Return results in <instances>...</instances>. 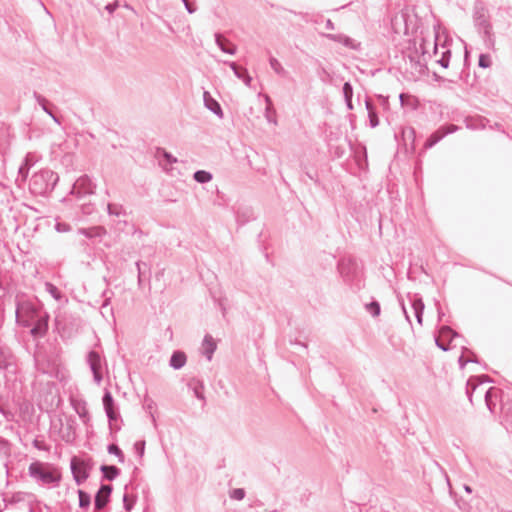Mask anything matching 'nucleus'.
Here are the masks:
<instances>
[{
    "mask_svg": "<svg viewBox=\"0 0 512 512\" xmlns=\"http://www.w3.org/2000/svg\"><path fill=\"white\" fill-rule=\"evenodd\" d=\"M107 451L109 454L115 455L118 458L119 462H121V463L124 462V454L118 445L109 444L107 446Z\"/></svg>",
    "mask_w": 512,
    "mask_h": 512,
    "instance_id": "nucleus-41",
    "label": "nucleus"
},
{
    "mask_svg": "<svg viewBox=\"0 0 512 512\" xmlns=\"http://www.w3.org/2000/svg\"><path fill=\"white\" fill-rule=\"evenodd\" d=\"M471 385H472V381H467V384H466V395H467V397H468V399H469L470 403H471V404H473V399H472V397H473V393H474V392H472V391L470 390Z\"/></svg>",
    "mask_w": 512,
    "mask_h": 512,
    "instance_id": "nucleus-57",
    "label": "nucleus"
},
{
    "mask_svg": "<svg viewBox=\"0 0 512 512\" xmlns=\"http://www.w3.org/2000/svg\"><path fill=\"white\" fill-rule=\"evenodd\" d=\"M143 407L149 413L153 425L156 426V418L153 414V410L156 407V403L154 402V400L151 399L148 395H146L144 397Z\"/></svg>",
    "mask_w": 512,
    "mask_h": 512,
    "instance_id": "nucleus-30",
    "label": "nucleus"
},
{
    "mask_svg": "<svg viewBox=\"0 0 512 512\" xmlns=\"http://www.w3.org/2000/svg\"><path fill=\"white\" fill-rule=\"evenodd\" d=\"M79 497V507L82 509H88L91 504V496L87 492L79 489L77 491Z\"/></svg>",
    "mask_w": 512,
    "mask_h": 512,
    "instance_id": "nucleus-33",
    "label": "nucleus"
},
{
    "mask_svg": "<svg viewBox=\"0 0 512 512\" xmlns=\"http://www.w3.org/2000/svg\"><path fill=\"white\" fill-rule=\"evenodd\" d=\"M35 366L37 370L44 374H52L56 370V364L54 362H44L41 354L34 355Z\"/></svg>",
    "mask_w": 512,
    "mask_h": 512,
    "instance_id": "nucleus-21",
    "label": "nucleus"
},
{
    "mask_svg": "<svg viewBox=\"0 0 512 512\" xmlns=\"http://www.w3.org/2000/svg\"><path fill=\"white\" fill-rule=\"evenodd\" d=\"M42 313L44 311L41 310L39 304L22 296H16V322L22 327L32 326L34 320Z\"/></svg>",
    "mask_w": 512,
    "mask_h": 512,
    "instance_id": "nucleus-5",
    "label": "nucleus"
},
{
    "mask_svg": "<svg viewBox=\"0 0 512 512\" xmlns=\"http://www.w3.org/2000/svg\"><path fill=\"white\" fill-rule=\"evenodd\" d=\"M188 388L191 389L195 395V397L199 400L205 401V396L203 394L204 384L201 380L192 378L188 384Z\"/></svg>",
    "mask_w": 512,
    "mask_h": 512,
    "instance_id": "nucleus-26",
    "label": "nucleus"
},
{
    "mask_svg": "<svg viewBox=\"0 0 512 512\" xmlns=\"http://www.w3.org/2000/svg\"><path fill=\"white\" fill-rule=\"evenodd\" d=\"M55 229L58 232H68V231H70L71 227L68 223L58 222L55 225Z\"/></svg>",
    "mask_w": 512,
    "mask_h": 512,
    "instance_id": "nucleus-54",
    "label": "nucleus"
},
{
    "mask_svg": "<svg viewBox=\"0 0 512 512\" xmlns=\"http://www.w3.org/2000/svg\"><path fill=\"white\" fill-rule=\"evenodd\" d=\"M344 99H352L353 97V86L350 82H345L342 87Z\"/></svg>",
    "mask_w": 512,
    "mask_h": 512,
    "instance_id": "nucleus-49",
    "label": "nucleus"
},
{
    "mask_svg": "<svg viewBox=\"0 0 512 512\" xmlns=\"http://www.w3.org/2000/svg\"><path fill=\"white\" fill-rule=\"evenodd\" d=\"M450 58H451V51L449 49H446L445 51L442 52L441 58L439 60H437V63L441 67L446 69L449 67Z\"/></svg>",
    "mask_w": 512,
    "mask_h": 512,
    "instance_id": "nucleus-43",
    "label": "nucleus"
},
{
    "mask_svg": "<svg viewBox=\"0 0 512 512\" xmlns=\"http://www.w3.org/2000/svg\"><path fill=\"white\" fill-rule=\"evenodd\" d=\"M81 210L83 214L89 215L93 212V206L90 203L81 204Z\"/></svg>",
    "mask_w": 512,
    "mask_h": 512,
    "instance_id": "nucleus-56",
    "label": "nucleus"
},
{
    "mask_svg": "<svg viewBox=\"0 0 512 512\" xmlns=\"http://www.w3.org/2000/svg\"><path fill=\"white\" fill-rule=\"evenodd\" d=\"M33 497L34 495L31 493L19 491L12 493L10 496L5 495L3 497V501L5 503V507H8V505H14L24 501L31 502Z\"/></svg>",
    "mask_w": 512,
    "mask_h": 512,
    "instance_id": "nucleus-16",
    "label": "nucleus"
},
{
    "mask_svg": "<svg viewBox=\"0 0 512 512\" xmlns=\"http://www.w3.org/2000/svg\"><path fill=\"white\" fill-rule=\"evenodd\" d=\"M215 43L224 53L234 55L237 51L236 45L231 43L228 39L223 37L220 33H215Z\"/></svg>",
    "mask_w": 512,
    "mask_h": 512,
    "instance_id": "nucleus-20",
    "label": "nucleus"
},
{
    "mask_svg": "<svg viewBox=\"0 0 512 512\" xmlns=\"http://www.w3.org/2000/svg\"><path fill=\"white\" fill-rule=\"evenodd\" d=\"M269 64L276 74L283 75L285 73V69L276 58L271 57L269 59Z\"/></svg>",
    "mask_w": 512,
    "mask_h": 512,
    "instance_id": "nucleus-45",
    "label": "nucleus"
},
{
    "mask_svg": "<svg viewBox=\"0 0 512 512\" xmlns=\"http://www.w3.org/2000/svg\"><path fill=\"white\" fill-rule=\"evenodd\" d=\"M366 311L372 316L377 317L380 315L381 307L380 303L376 300L371 301L365 305Z\"/></svg>",
    "mask_w": 512,
    "mask_h": 512,
    "instance_id": "nucleus-35",
    "label": "nucleus"
},
{
    "mask_svg": "<svg viewBox=\"0 0 512 512\" xmlns=\"http://www.w3.org/2000/svg\"><path fill=\"white\" fill-rule=\"evenodd\" d=\"M136 503V497H133L132 499L129 497L127 493L123 496V507L126 511H131L134 507V504Z\"/></svg>",
    "mask_w": 512,
    "mask_h": 512,
    "instance_id": "nucleus-46",
    "label": "nucleus"
},
{
    "mask_svg": "<svg viewBox=\"0 0 512 512\" xmlns=\"http://www.w3.org/2000/svg\"><path fill=\"white\" fill-rule=\"evenodd\" d=\"M112 296H113V292L111 290H105L102 293V297L104 299L102 306H101L102 309H105L109 306Z\"/></svg>",
    "mask_w": 512,
    "mask_h": 512,
    "instance_id": "nucleus-51",
    "label": "nucleus"
},
{
    "mask_svg": "<svg viewBox=\"0 0 512 512\" xmlns=\"http://www.w3.org/2000/svg\"><path fill=\"white\" fill-rule=\"evenodd\" d=\"M184 5L188 13L192 14L195 12V6L191 4L188 0H186V3H184Z\"/></svg>",
    "mask_w": 512,
    "mask_h": 512,
    "instance_id": "nucleus-61",
    "label": "nucleus"
},
{
    "mask_svg": "<svg viewBox=\"0 0 512 512\" xmlns=\"http://www.w3.org/2000/svg\"><path fill=\"white\" fill-rule=\"evenodd\" d=\"M203 348H204V354L206 358L210 361L212 359V355L216 350V344L212 338L211 335H205L203 339Z\"/></svg>",
    "mask_w": 512,
    "mask_h": 512,
    "instance_id": "nucleus-27",
    "label": "nucleus"
},
{
    "mask_svg": "<svg viewBox=\"0 0 512 512\" xmlns=\"http://www.w3.org/2000/svg\"><path fill=\"white\" fill-rule=\"evenodd\" d=\"M245 490L243 488H235L233 490L230 491V498L231 499H234V500H243L244 497H245Z\"/></svg>",
    "mask_w": 512,
    "mask_h": 512,
    "instance_id": "nucleus-47",
    "label": "nucleus"
},
{
    "mask_svg": "<svg viewBox=\"0 0 512 512\" xmlns=\"http://www.w3.org/2000/svg\"><path fill=\"white\" fill-rule=\"evenodd\" d=\"M0 413L4 416L6 420H13L14 414L10 410L5 409V407L2 404H0Z\"/></svg>",
    "mask_w": 512,
    "mask_h": 512,
    "instance_id": "nucleus-55",
    "label": "nucleus"
},
{
    "mask_svg": "<svg viewBox=\"0 0 512 512\" xmlns=\"http://www.w3.org/2000/svg\"><path fill=\"white\" fill-rule=\"evenodd\" d=\"M478 65L481 68H488L491 65V59L488 54H480L478 59Z\"/></svg>",
    "mask_w": 512,
    "mask_h": 512,
    "instance_id": "nucleus-50",
    "label": "nucleus"
},
{
    "mask_svg": "<svg viewBox=\"0 0 512 512\" xmlns=\"http://www.w3.org/2000/svg\"><path fill=\"white\" fill-rule=\"evenodd\" d=\"M34 98L42 110L48 114L55 123L60 124V119L52 112L50 102L41 94L34 92Z\"/></svg>",
    "mask_w": 512,
    "mask_h": 512,
    "instance_id": "nucleus-22",
    "label": "nucleus"
},
{
    "mask_svg": "<svg viewBox=\"0 0 512 512\" xmlns=\"http://www.w3.org/2000/svg\"><path fill=\"white\" fill-rule=\"evenodd\" d=\"M100 471L103 477L109 481H113L120 474V469L114 465H102Z\"/></svg>",
    "mask_w": 512,
    "mask_h": 512,
    "instance_id": "nucleus-28",
    "label": "nucleus"
},
{
    "mask_svg": "<svg viewBox=\"0 0 512 512\" xmlns=\"http://www.w3.org/2000/svg\"><path fill=\"white\" fill-rule=\"evenodd\" d=\"M266 102H267V107L265 109V117L268 122L276 124V119H275L276 112H275L274 108L272 107L271 100L268 96L266 97Z\"/></svg>",
    "mask_w": 512,
    "mask_h": 512,
    "instance_id": "nucleus-37",
    "label": "nucleus"
},
{
    "mask_svg": "<svg viewBox=\"0 0 512 512\" xmlns=\"http://www.w3.org/2000/svg\"><path fill=\"white\" fill-rule=\"evenodd\" d=\"M468 381H472V385L470 387V390L472 392H475V390L478 388V386L480 384H482L483 382H490L491 380L489 379L488 376H485V375H482V376H473V377H470L468 379Z\"/></svg>",
    "mask_w": 512,
    "mask_h": 512,
    "instance_id": "nucleus-38",
    "label": "nucleus"
},
{
    "mask_svg": "<svg viewBox=\"0 0 512 512\" xmlns=\"http://www.w3.org/2000/svg\"><path fill=\"white\" fill-rule=\"evenodd\" d=\"M96 185L88 175L80 176L73 184L70 194L77 199H83L95 192Z\"/></svg>",
    "mask_w": 512,
    "mask_h": 512,
    "instance_id": "nucleus-6",
    "label": "nucleus"
},
{
    "mask_svg": "<svg viewBox=\"0 0 512 512\" xmlns=\"http://www.w3.org/2000/svg\"><path fill=\"white\" fill-rule=\"evenodd\" d=\"M450 58H451V51L449 49H446L445 51L442 52L441 58L439 60H437V63L441 67L446 69L449 67Z\"/></svg>",
    "mask_w": 512,
    "mask_h": 512,
    "instance_id": "nucleus-44",
    "label": "nucleus"
},
{
    "mask_svg": "<svg viewBox=\"0 0 512 512\" xmlns=\"http://www.w3.org/2000/svg\"><path fill=\"white\" fill-rule=\"evenodd\" d=\"M59 181L57 173L50 169H43L34 173L29 182V190L37 196H46L53 191Z\"/></svg>",
    "mask_w": 512,
    "mask_h": 512,
    "instance_id": "nucleus-4",
    "label": "nucleus"
},
{
    "mask_svg": "<svg viewBox=\"0 0 512 512\" xmlns=\"http://www.w3.org/2000/svg\"><path fill=\"white\" fill-rule=\"evenodd\" d=\"M368 117L370 126L372 128H375L379 125V118L376 111L368 113Z\"/></svg>",
    "mask_w": 512,
    "mask_h": 512,
    "instance_id": "nucleus-53",
    "label": "nucleus"
},
{
    "mask_svg": "<svg viewBox=\"0 0 512 512\" xmlns=\"http://www.w3.org/2000/svg\"><path fill=\"white\" fill-rule=\"evenodd\" d=\"M411 306L414 310V314H415V317H416V320L417 322L422 325V321H423V312H424V308H425V305L422 301V298L418 297L417 295H414L411 299Z\"/></svg>",
    "mask_w": 512,
    "mask_h": 512,
    "instance_id": "nucleus-25",
    "label": "nucleus"
},
{
    "mask_svg": "<svg viewBox=\"0 0 512 512\" xmlns=\"http://www.w3.org/2000/svg\"><path fill=\"white\" fill-rule=\"evenodd\" d=\"M113 491V487L110 484H101L99 490L94 497V512H99L104 509L110 502V496Z\"/></svg>",
    "mask_w": 512,
    "mask_h": 512,
    "instance_id": "nucleus-9",
    "label": "nucleus"
},
{
    "mask_svg": "<svg viewBox=\"0 0 512 512\" xmlns=\"http://www.w3.org/2000/svg\"><path fill=\"white\" fill-rule=\"evenodd\" d=\"M326 37L334 42L341 43L345 47L352 49V50H359L361 44L354 39L350 38L349 36H346L344 34H327Z\"/></svg>",
    "mask_w": 512,
    "mask_h": 512,
    "instance_id": "nucleus-15",
    "label": "nucleus"
},
{
    "mask_svg": "<svg viewBox=\"0 0 512 512\" xmlns=\"http://www.w3.org/2000/svg\"><path fill=\"white\" fill-rule=\"evenodd\" d=\"M224 63L229 65L234 75L242 80L246 86H251L252 77L249 75L247 69L238 67L235 62L225 61Z\"/></svg>",
    "mask_w": 512,
    "mask_h": 512,
    "instance_id": "nucleus-19",
    "label": "nucleus"
},
{
    "mask_svg": "<svg viewBox=\"0 0 512 512\" xmlns=\"http://www.w3.org/2000/svg\"><path fill=\"white\" fill-rule=\"evenodd\" d=\"M204 106L219 118H223V110L219 102L208 91L203 93Z\"/></svg>",
    "mask_w": 512,
    "mask_h": 512,
    "instance_id": "nucleus-17",
    "label": "nucleus"
},
{
    "mask_svg": "<svg viewBox=\"0 0 512 512\" xmlns=\"http://www.w3.org/2000/svg\"><path fill=\"white\" fill-rule=\"evenodd\" d=\"M118 7V4L117 2L115 3H110V4H107L105 9L109 12V13H113Z\"/></svg>",
    "mask_w": 512,
    "mask_h": 512,
    "instance_id": "nucleus-62",
    "label": "nucleus"
},
{
    "mask_svg": "<svg viewBox=\"0 0 512 512\" xmlns=\"http://www.w3.org/2000/svg\"><path fill=\"white\" fill-rule=\"evenodd\" d=\"M134 452L137 454L140 458L144 456L145 453V441L139 440L134 443Z\"/></svg>",
    "mask_w": 512,
    "mask_h": 512,
    "instance_id": "nucleus-48",
    "label": "nucleus"
},
{
    "mask_svg": "<svg viewBox=\"0 0 512 512\" xmlns=\"http://www.w3.org/2000/svg\"><path fill=\"white\" fill-rule=\"evenodd\" d=\"M325 27L328 30H334L335 29L334 23L330 19L326 20Z\"/></svg>",
    "mask_w": 512,
    "mask_h": 512,
    "instance_id": "nucleus-64",
    "label": "nucleus"
},
{
    "mask_svg": "<svg viewBox=\"0 0 512 512\" xmlns=\"http://www.w3.org/2000/svg\"><path fill=\"white\" fill-rule=\"evenodd\" d=\"M251 218H253V211L249 208L245 209L243 212L240 210L236 212V219L241 224H245Z\"/></svg>",
    "mask_w": 512,
    "mask_h": 512,
    "instance_id": "nucleus-36",
    "label": "nucleus"
},
{
    "mask_svg": "<svg viewBox=\"0 0 512 512\" xmlns=\"http://www.w3.org/2000/svg\"><path fill=\"white\" fill-rule=\"evenodd\" d=\"M163 156L167 160L168 163L173 164L177 162V159L170 153L163 151Z\"/></svg>",
    "mask_w": 512,
    "mask_h": 512,
    "instance_id": "nucleus-58",
    "label": "nucleus"
},
{
    "mask_svg": "<svg viewBox=\"0 0 512 512\" xmlns=\"http://www.w3.org/2000/svg\"><path fill=\"white\" fill-rule=\"evenodd\" d=\"M45 291L48 292L57 301L62 300L64 297L58 287L50 282L45 283Z\"/></svg>",
    "mask_w": 512,
    "mask_h": 512,
    "instance_id": "nucleus-34",
    "label": "nucleus"
},
{
    "mask_svg": "<svg viewBox=\"0 0 512 512\" xmlns=\"http://www.w3.org/2000/svg\"><path fill=\"white\" fill-rule=\"evenodd\" d=\"M212 178L213 175L206 170H197L193 174V179L200 184L208 183L212 180Z\"/></svg>",
    "mask_w": 512,
    "mask_h": 512,
    "instance_id": "nucleus-29",
    "label": "nucleus"
},
{
    "mask_svg": "<svg viewBox=\"0 0 512 512\" xmlns=\"http://www.w3.org/2000/svg\"><path fill=\"white\" fill-rule=\"evenodd\" d=\"M458 363H459L460 368L463 369L466 366V364L468 363V361L463 355H461L458 358Z\"/></svg>",
    "mask_w": 512,
    "mask_h": 512,
    "instance_id": "nucleus-63",
    "label": "nucleus"
},
{
    "mask_svg": "<svg viewBox=\"0 0 512 512\" xmlns=\"http://www.w3.org/2000/svg\"><path fill=\"white\" fill-rule=\"evenodd\" d=\"M87 363L90 367V370L93 374V379L96 384H100L103 376H102V360L98 352L92 350L87 355Z\"/></svg>",
    "mask_w": 512,
    "mask_h": 512,
    "instance_id": "nucleus-10",
    "label": "nucleus"
},
{
    "mask_svg": "<svg viewBox=\"0 0 512 512\" xmlns=\"http://www.w3.org/2000/svg\"><path fill=\"white\" fill-rule=\"evenodd\" d=\"M70 404L74 411L78 414L84 424L90 420L87 403L85 400L77 397H70Z\"/></svg>",
    "mask_w": 512,
    "mask_h": 512,
    "instance_id": "nucleus-13",
    "label": "nucleus"
},
{
    "mask_svg": "<svg viewBox=\"0 0 512 512\" xmlns=\"http://www.w3.org/2000/svg\"><path fill=\"white\" fill-rule=\"evenodd\" d=\"M135 265H136V268L138 271V286L141 287L143 284L144 278H145V272H141V266H144L147 269L148 279L150 278V275H151V267L148 263L140 261V260L137 261L135 263Z\"/></svg>",
    "mask_w": 512,
    "mask_h": 512,
    "instance_id": "nucleus-31",
    "label": "nucleus"
},
{
    "mask_svg": "<svg viewBox=\"0 0 512 512\" xmlns=\"http://www.w3.org/2000/svg\"><path fill=\"white\" fill-rule=\"evenodd\" d=\"M10 442L4 438H0V456L8 457L11 451Z\"/></svg>",
    "mask_w": 512,
    "mask_h": 512,
    "instance_id": "nucleus-42",
    "label": "nucleus"
},
{
    "mask_svg": "<svg viewBox=\"0 0 512 512\" xmlns=\"http://www.w3.org/2000/svg\"><path fill=\"white\" fill-rule=\"evenodd\" d=\"M107 212L110 216H116V217L126 215V212H125L124 208L122 207V205L115 204V203H109L107 205Z\"/></svg>",
    "mask_w": 512,
    "mask_h": 512,
    "instance_id": "nucleus-32",
    "label": "nucleus"
},
{
    "mask_svg": "<svg viewBox=\"0 0 512 512\" xmlns=\"http://www.w3.org/2000/svg\"><path fill=\"white\" fill-rule=\"evenodd\" d=\"M78 233L89 239L101 238L106 234V229L102 226H93L89 228H79Z\"/></svg>",
    "mask_w": 512,
    "mask_h": 512,
    "instance_id": "nucleus-24",
    "label": "nucleus"
},
{
    "mask_svg": "<svg viewBox=\"0 0 512 512\" xmlns=\"http://www.w3.org/2000/svg\"><path fill=\"white\" fill-rule=\"evenodd\" d=\"M48 321L49 314L47 312H44L39 317H37L32 324L33 326L30 330L31 335L34 338L44 337L48 331Z\"/></svg>",
    "mask_w": 512,
    "mask_h": 512,
    "instance_id": "nucleus-12",
    "label": "nucleus"
},
{
    "mask_svg": "<svg viewBox=\"0 0 512 512\" xmlns=\"http://www.w3.org/2000/svg\"><path fill=\"white\" fill-rule=\"evenodd\" d=\"M343 282L354 292L364 286L363 265L353 256L342 257L337 264Z\"/></svg>",
    "mask_w": 512,
    "mask_h": 512,
    "instance_id": "nucleus-1",
    "label": "nucleus"
},
{
    "mask_svg": "<svg viewBox=\"0 0 512 512\" xmlns=\"http://www.w3.org/2000/svg\"><path fill=\"white\" fill-rule=\"evenodd\" d=\"M102 402H103V407H104L106 416L109 420V423L111 424L113 421L117 420L118 413L115 408L114 399L112 397V394L108 390L105 391L103 398H102Z\"/></svg>",
    "mask_w": 512,
    "mask_h": 512,
    "instance_id": "nucleus-14",
    "label": "nucleus"
},
{
    "mask_svg": "<svg viewBox=\"0 0 512 512\" xmlns=\"http://www.w3.org/2000/svg\"><path fill=\"white\" fill-rule=\"evenodd\" d=\"M70 469L77 485H81L89 477L90 466L77 457H72Z\"/></svg>",
    "mask_w": 512,
    "mask_h": 512,
    "instance_id": "nucleus-7",
    "label": "nucleus"
},
{
    "mask_svg": "<svg viewBox=\"0 0 512 512\" xmlns=\"http://www.w3.org/2000/svg\"><path fill=\"white\" fill-rule=\"evenodd\" d=\"M61 438L66 443H73L76 439V421L70 417L66 421V426L62 431Z\"/></svg>",
    "mask_w": 512,
    "mask_h": 512,
    "instance_id": "nucleus-18",
    "label": "nucleus"
},
{
    "mask_svg": "<svg viewBox=\"0 0 512 512\" xmlns=\"http://www.w3.org/2000/svg\"><path fill=\"white\" fill-rule=\"evenodd\" d=\"M28 475L42 486L57 487L61 481V473L57 468L40 461L29 465Z\"/></svg>",
    "mask_w": 512,
    "mask_h": 512,
    "instance_id": "nucleus-3",
    "label": "nucleus"
},
{
    "mask_svg": "<svg viewBox=\"0 0 512 512\" xmlns=\"http://www.w3.org/2000/svg\"><path fill=\"white\" fill-rule=\"evenodd\" d=\"M0 370L8 374L16 373V359L9 348H0Z\"/></svg>",
    "mask_w": 512,
    "mask_h": 512,
    "instance_id": "nucleus-11",
    "label": "nucleus"
},
{
    "mask_svg": "<svg viewBox=\"0 0 512 512\" xmlns=\"http://www.w3.org/2000/svg\"><path fill=\"white\" fill-rule=\"evenodd\" d=\"M440 336L452 341L455 337H458L459 334L449 326H442L440 328Z\"/></svg>",
    "mask_w": 512,
    "mask_h": 512,
    "instance_id": "nucleus-39",
    "label": "nucleus"
},
{
    "mask_svg": "<svg viewBox=\"0 0 512 512\" xmlns=\"http://www.w3.org/2000/svg\"><path fill=\"white\" fill-rule=\"evenodd\" d=\"M31 164L29 163L28 159H25V162L19 167V174L25 179L28 176V172L30 169Z\"/></svg>",
    "mask_w": 512,
    "mask_h": 512,
    "instance_id": "nucleus-52",
    "label": "nucleus"
},
{
    "mask_svg": "<svg viewBox=\"0 0 512 512\" xmlns=\"http://www.w3.org/2000/svg\"><path fill=\"white\" fill-rule=\"evenodd\" d=\"M435 344L442 351H448L449 350V346L444 344L439 338H435Z\"/></svg>",
    "mask_w": 512,
    "mask_h": 512,
    "instance_id": "nucleus-59",
    "label": "nucleus"
},
{
    "mask_svg": "<svg viewBox=\"0 0 512 512\" xmlns=\"http://www.w3.org/2000/svg\"><path fill=\"white\" fill-rule=\"evenodd\" d=\"M473 22L477 31L482 35L486 46L491 47L495 43L493 27L486 4L477 0L473 6Z\"/></svg>",
    "mask_w": 512,
    "mask_h": 512,
    "instance_id": "nucleus-2",
    "label": "nucleus"
},
{
    "mask_svg": "<svg viewBox=\"0 0 512 512\" xmlns=\"http://www.w3.org/2000/svg\"><path fill=\"white\" fill-rule=\"evenodd\" d=\"M365 106H366L368 113L376 111L374 104L369 99L365 100Z\"/></svg>",
    "mask_w": 512,
    "mask_h": 512,
    "instance_id": "nucleus-60",
    "label": "nucleus"
},
{
    "mask_svg": "<svg viewBox=\"0 0 512 512\" xmlns=\"http://www.w3.org/2000/svg\"><path fill=\"white\" fill-rule=\"evenodd\" d=\"M458 129H459V127L454 124L441 126L427 138V140L424 143V149L427 150V149L432 148L438 142H440L445 136L456 132Z\"/></svg>",
    "mask_w": 512,
    "mask_h": 512,
    "instance_id": "nucleus-8",
    "label": "nucleus"
},
{
    "mask_svg": "<svg viewBox=\"0 0 512 512\" xmlns=\"http://www.w3.org/2000/svg\"><path fill=\"white\" fill-rule=\"evenodd\" d=\"M495 393L494 388H489L484 393L485 403L491 413L494 412L495 403L492 401V396Z\"/></svg>",
    "mask_w": 512,
    "mask_h": 512,
    "instance_id": "nucleus-40",
    "label": "nucleus"
},
{
    "mask_svg": "<svg viewBox=\"0 0 512 512\" xmlns=\"http://www.w3.org/2000/svg\"><path fill=\"white\" fill-rule=\"evenodd\" d=\"M186 361H187L186 354L181 350H176L172 353V355L170 357L169 365L173 369L179 370L184 367V365L186 364Z\"/></svg>",
    "mask_w": 512,
    "mask_h": 512,
    "instance_id": "nucleus-23",
    "label": "nucleus"
}]
</instances>
